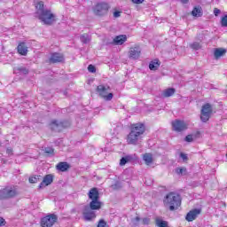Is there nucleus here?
<instances>
[{"mask_svg": "<svg viewBox=\"0 0 227 227\" xmlns=\"http://www.w3.org/2000/svg\"><path fill=\"white\" fill-rule=\"evenodd\" d=\"M35 17L46 26H51V24L56 22V15L52 13L51 9H46L45 4L42 1L35 4Z\"/></svg>", "mask_w": 227, "mask_h": 227, "instance_id": "nucleus-1", "label": "nucleus"}, {"mask_svg": "<svg viewBox=\"0 0 227 227\" xmlns=\"http://www.w3.org/2000/svg\"><path fill=\"white\" fill-rule=\"evenodd\" d=\"M145 130H146L145 124L141 122L132 124L130 132L127 137V143L129 145H137V141L141 139Z\"/></svg>", "mask_w": 227, "mask_h": 227, "instance_id": "nucleus-2", "label": "nucleus"}, {"mask_svg": "<svg viewBox=\"0 0 227 227\" xmlns=\"http://www.w3.org/2000/svg\"><path fill=\"white\" fill-rule=\"evenodd\" d=\"M163 203L166 208L173 212L178 210V207L182 205V199H180V195L177 193L169 192L166 195Z\"/></svg>", "mask_w": 227, "mask_h": 227, "instance_id": "nucleus-3", "label": "nucleus"}, {"mask_svg": "<svg viewBox=\"0 0 227 227\" xmlns=\"http://www.w3.org/2000/svg\"><path fill=\"white\" fill-rule=\"evenodd\" d=\"M19 196V189L17 186H6L0 190V200H12Z\"/></svg>", "mask_w": 227, "mask_h": 227, "instance_id": "nucleus-4", "label": "nucleus"}, {"mask_svg": "<svg viewBox=\"0 0 227 227\" xmlns=\"http://www.w3.org/2000/svg\"><path fill=\"white\" fill-rule=\"evenodd\" d=\"M67 127H70V123L67 121H61L58 120H52L50 123V129L55 132H61L63 129H67Z\"/></svg>", "mask_w": 227, "mask_h": 227, "instance_id": "nucleus-5", "label": "nucleus"}, {"mask_svg": "<svg viewBox=\"0 0 227 227\" xmlns=\"http://www.w3.org/2000/svg\"><path fill=\"white\" fill-rule=\"evenodd\" d=\"M97 91L99 93L100 97L105 98L107 102L113 100V97H114L113 93H109V91H111V88L109 86L98 85Z\"/></svg>", "mask_w": 227, "mask_h": 227, "instance_id": "nucleus-6", "label": "nucleus"}, {"mask_svg": "<svg viewBox=\"0 0 227 227\" xmlns=\"http://www.w3.org/2000/svg\"><path fill=\"white\" fill-rule=\"evenodd\" d=\"M210 114H212V106L208 103L202 106V109L200 111V120L203 123H207L208 120H210Z\"/></svg>", "mask_w": 227, "mask_h": 227, "instance_id": "nucleus-7", "label": "nucleus"}, {"mask_svg": "<svg viewBox=\"0 0 227 227\" xmlns=\"http://www.w3.org/2000/svg\"><path fill=\"white\" fill-rule=\"evenodd\" d=\"M58 221V215L54 214H50L41 220V226L42 227H51L54 226V223Z\"/></svg>", "mask_w": 227, "mask_h": 227, "instance_id": "nucleus-8", "label": "nucleus"}, {"mask_svg": "<svg viewBox=\"0 0 227 227\" xmlns=\"http://www.w3.org/2000/svg\"><path fill=\"white\" fill-rule=\"evenodd\" d=\"M109 12V4L106 2L98 3L94 8V13L98 16L106 15Z\"/></svg>", "mask_w": 227, "mask_h": 227, "instance_id": "nucleus-9", "label": "nucleus"}, {"mask_svg": "<svg viewBox=\"0 0 227 227\" xmlns=\"http://www.w3.org/2000/svg\"><path fill=\"white\" fill-rule=\"evenodd\" d=\"M82 215L85 221H91V219H95V217H97L95 209L91 208L90 206H85L83 207Z\"/></svg>", "mask_w": 227, "mask_h": 227, "instance_id": "nucleus-10", "label": "nucleus"}, {"mask_svg": "<svg viewBox=\"0 0 227 227\" xmlns=\"http://www.w3.org/2000/svg\"><path fill=\"white\" fill-rule=\"evenodd\" d=\"M172 127L176 132H182V130H185V129H187L185 122L180 120L172 121Z\"/></svg>", "mask_w": 227, "mask_h": 227, "instance_id": "nucleus-11", "label": "nucleus"}, {"mask_svg": "<svg viewBox=\"0 0 227 227\" xmlns=\"http://www.w3.org/2000/svg\"><path fill=\"white\" fill-rule=\"evenodd\" d=\"M200 214H201V209H192L187 213L185 219L186 221H188V223H192V221H194L198 217V215H200Z\"/></svg>", "mask_w": 227, "mask_h": 227, "instance_id": "nucleus-12", "label": "nucleus"}, {"mask_svg": "<svg viewBox=\"0 0 227 227\" xmlns=\"http://www.w3.org/2000/svg\"><path fill=\"white\" fill-rule=\"evenodd\" d=\"M129 53L130 59H139V57L141 56V48L139 46L131 47Z\"/></svg>", "mask_w": 227, "mask_h": 227, "instance_id": "nucleus-13", "label": "nucleus"}, {"mask_svg": "<svg viewBox=\"0 0 227 227\" xmlns=\"http://www.w3.org/2000/svg\"><path fill=\"white\" fill-rule=\"evenodd\" d=\"M65 60V57L61 53H52L50 58V63H62Z\"/></svg>", "mask_w": 227, "mask_h": 227, "instance_id": "nucleus-14", "label": "nucleus"}, {"mask_svg": "<svg viewBox=\"0 0 227 227\" xmlns=\"http://www.w3.org/2000/svg\"><path fill=\"white\" fill-rule=\"evenodd\" d=\"M53 180H54V177L52 176V175L51 174L46 175L43 177V182L39 184V189H43V187H47V185H51Z\"/></svg>", "mask_w": 227, "mask_h": 227, "instance_id": "nucleus-15", "label": "nucleus"}, {"mask_svg": "<svg viewBox=\"0 0 227 227\" xmlns=\"http://www.w3.org/2000/svg\"><path fill=\"white\" fill-rule=\"evenodd\" d=\"M88 196L89 200H91V201L100 200V193L97 188H91L88 193Z\"/></svg>", "mask_w": 227, "mask_h": 227, "instance_id": "nucleus-16", "label": "nucleus"}, {"mask_svg": "<svg viewBox=\"0 0 227 227\" xmlns=\"http://www.w3.org/2000/svg\"><path fill=\"white\" fill-rule=\"evenodd\" d=\"M56 168L59 171H62L64 173L65 171H68V169H70V164L66 161H61L56 166Z\"/></svg>", "mask_w": 227, "mask_h": 227, "instance_id": "nucleus-17", "label": "nucleus"}, {"mask_svg": "<svg viewBox=\"0 0 227 227\" xmlns=\"http://www.w3.org/2000/svg\"><path fill=\"white\" fill-rule=\"evenodd\" d=\"M89 207L94 210H100L102 208V203L100 200H91Z\"/></svg>", "mask_w": 227, "mask_h": 227, "instance_id": "nucleus-18", "label": "nucleus"}, {"mask_svg": "<svg viewBox=\"0 0 227 227\" xmlns=\"http://www.w3.org/2000/svg\"><path fill=\"white\" fill-rule=\"evenodd\" d=\"M114 42L115 45H123V43L127 42V35H118L114 39Z\"/></svg>", "mask_w": 227, "mask_h": 227, "instance_id": "nucleus-19", "label": "nucleus"}, {"mask_svg": "<svg viewBox=\"0 0 227 227\" xmlns=\"http://www.w3.org/2000/svg\"><path fill=\"white\" fill-rule=\"evenodd\" d=\"M18 52L21 54V56H26L27 54V46H26V43H20L18 45Z\"/></svg>", "mask_w": 227, "mask_h": 227, "instance_id": "nucleus-20", "label": "nucleus"}, {"mask_svg": "<svg viewBox=\"0 0 227 227\" xmlns=\"http://www.w3.org/2000/svg\"><path fill=\"white\" fill-rule=\"evenodd\" d=\"M226 54V50L223 48H216L214 52V56L215 59H219V58L224 56Z\"/></svg>", "mask_w": 227, "mask_h": 227, "instance_id": "nucleus-21", "label": "nucleus"}, {"mask_svg": "<svg viewBox=\"0 0 227 227\" xmlns=\"http://www.w3.org/2000/svg\"><path fill=\"white\" fill-rule=\"evenodd\" d=\"M175 91H176L175 89L168 88L163 90L162 97H165L166 98H168V97H173V95H175Z\"/></svg>", "mask_w": 227, "mask_h": 227, "instance_id": "nucleus-22", "label": "nucleus"}, {"mask_svg": "<svg viewBox=\"0 0 227 227\" xmlns=\"http://www.w3.org/2000/svg\"><path fill=\"white\" fill-rule=\"evenodd\" d=\"M160 67V62H159V59H154L149 64L150 70H157Z\"/></svg>", "mask_w": 227, "mask_h": 227, "instance_id": "nucleus-23", "label": "nucleus"}, {"mask_svg": "<svg viewBox=\"0 0 227 227\" xmlns=\"http://www.w3.org/2000/svg\"><path fill=\"white\" fill-rule=\"evenodd\" d=\"M144 160L147 166H150L153 162V156L151 153L144 154Z\"/></svg>", "mask_w": 227, "mask_h": 227, "instance_id": "nucleus-24", "label": "nucleus"}, {"mask_svg": "<svg viewBox=\"0 0 227 227\" xmlns=\"http://www.w3.org/2000/svg\"><path fill=\"white\" fill-rule=\"evenodd\" d=\"M130 160H132V156L122 157L120 161V166H125V164L130 162Z\"/></svg>", "mask_w": 227, "mask_h": 227, "instance_id": "nucleus-25", "label": "nucleus"}, {"mask_svg": "<svg viewBox=\"0 0 227 227\" xmlns=\"http://www.w3.org/2000/svg\"><path fill=\"white\" fill-rule=\"evenodd\" d=\"M14 72H20V74H24L25 75L28 74L27 68L24 67H15Z\"/></svg>", "mask_w": 227, "mask_h": 227, "instance_id": "nucleus-26", "label": "nucleus"}, {"mask_svg": "<svg viewBox=\"0 0 227 227\" xmlns=\"http://www.w3.org/2000/svg\"><path fill=\"white\" fill-rule=\"evenodd\" d=\"M81 42H82V43H90V35L88 34H83L82 35H81L80 37Z\"/></svg>", "mask_w": 227, "mask_h": 227, "instance_id": "nucleus-27", "label": "nucleus"}, {"mask_svg": "<svg viewBox=\"0 0 227 227\" xmlns=\"http://www.w3.org/2000/svg\"><path fill=\"white\" fill-rule=\"evenodd\" d=\"M192 15L193 17H201V9L195 7L192 12Z\"/></svg>", "mask_w": 227, "mask_h": 227, "instance_id": "nucleus-28", "label": "nucleus"}, {"mask_svg": "<svg viewBox=\"0 0 227 227\" xmlns=\"http://www.w3.org/2000/svg\"><path fill=\"white\" fill-rule=\"evenodd\" d=\"M156 226L158 227H168V222L156 219Z\"/></svg>", "mask_w": 227, "mask_h": 227, "instance_id": "nucleus-29", "label": "nucleus"}, {"mask_svg": "<svg viewBox=\"0 0 227 227\" xmlns=\"http://www.w3.org/2000/svg\"><path fill=\"white\" fill-rule=\"evenodd\" d=\"M191 49H193L194 51H200L201 49V45L198 42H194L190 44Z\"/></svg>", "mask_w": 227, "mask_h": 227, "instance_id": "nucleus-30", "label": "nucleus"}, {"mask_svg": "<svg viewBox=\"0 0 227 227\" xmlns=\"http://www.w3.org/2000/svg\"><path fill=\"white\" fill-rule=\"evenodd\" d=\"M177 175H187V168H178L176 169Z\"/></svg>", "mask_w": 227, "mask_h": 227, "instance_id": "nucleus-31", "label": "nucleus"}, {"mask_svg": "<svg viewBox=\"0 0 227 227\" xmlns=\"http://www.w3.org/2000/svg\"><path fill=\"white\" fill-rule=\"evenodd\" d=\"M44 153H46V155H54V148L52 147L44 148Z\"/></svg>", "mask_w": 227, "mask_h": 227, "instance_id": "nucleus-32", "label": "nucleus"}, {"mask_svg": "<svg viewBox=\"0 0 227 227\" xmlns=\"http://www.w3.org/2000/svg\"><path fill=\"white\" fill-rule=\"evenodd\" d=\"M222 27H227V14L224 15L221 20Z\"/></svg>", "mask_w": 227, "mask_h": 227, "instance_id": "nucleus-33", "label": "nucleus"}, {"mask_svg": "<svg viewBox=\"0 0 227 227\" xmlns=\"http://www.w3.org/2000/svg\"><path fill=\"white\" fill-rule=\"evenodd\" d=\"M140 221H141V218L139 216H137L131 220V223L133 224V226H137Z\"/></svg>", "mask_w": 227, "mask_h": 227, "instance_id": "nucleus-34", "label": "nucleus"}, {"mask_svg": "<svg viewBox=\"0 0 227 227\" xmlns=\"http://www.w3.org/2000/svg\"><path fill=\"white\" fill-rule=\"evenodd\" d=\"M28 182H30V184H36L38 182V176L29 177Z\"/></svg>", "mask_w": 227, "mask_h": 227, "instance_id": "nucleus-35", "label": "nucleus"}, {"mask_svg": "<svg viewBox=\"0 0 227 227\" xmlns=\"http://www.w3.org/2000/svg\"><path fill=\"white\" fill-rule=\"evenodd\" d=\"M112 189H114V191L121 189V183L116 182L114 184L112 185Z\"/></svg>", "mask_w": 227, "mask_h": 227, "instance_id": "nucleus-36", "label": "nucleus"}, {"mask_svg": "<svg viewBox=\"0 0 227 227\" xmlns=\"http://www.w3.org/2000/svg\"><path fill=\"white\" fill-rule=\"evenodd\" d=\"M179 157H180V159H182L184 162H186V160H189V157L187 156L186 153H180Z\"/></svg>", "mask_w": 227, "mask_h": 227, "instance_id": "nucleus-37", "label": "nucleus"}, {"mask_svg": "<svg viewBox=\"0 0 227 227\" xmlns=\"http://www.w3.org/2000/svg\"><path fill=\"white\" fill-rule=\"evenodd\" d=\"M88 70L90 72V74H95V72H97V68H95V66L93 65H89Z\"/></svg>", "mask_w": 227, "mask_h": 227, "instance_id": "nucleus-38", "label": "nucleus"}, {"mask_svg": "<svg viewBox=\"0 0 227 227\" xmlns=\"http://www.w3.org/2000/svg\"><path fill=\"white\" fill-rule=\"evenodd\" d=\"M184 141H186V143H192V141H194L192 135H187L184 138Z\"/></svg>", "mask_w": 227, "mask_h": 227, "instance_id": "nucleus-39", "label": "nucleus"}, {"mask_svg": "<svg viewBox=\"0 0 227 227\" xmlns=\"http://www.w3.org/2000/svg\"><path fill=\"white\" fill-rule=\"evenodd\" d=\"M106 226H107V223H106V221L100 220L98 222V227H106Z\"/></svg>", "mask_w": 227, "mask_h": 227, "instance_id": "nucleus-40", "label": "nucleus"}, {"mask_svg": "<svg viewBox=\"0 0 227 227\" xmlns=\"http://www.w3.org/2000/svg\"><path fill=\"white\" fill-rule=\"evenodd\" d=\"M131 2L134 4H143V3H145V0H131Z\"/></svg>", "mask_w": 227, "mask_h": 227, "instance_id": "nucleus-41", "label": "nucleus"}, {"mask_svg": "<svg viewBox=\"0 0 227 227\" xmlns=\"http://www.w3.org/2000/svg\"><path fill=\"white\" fill-rule=\"evenodd\" d=\"M120 15H121V12L116 11V12H114V17L115 19H118V17H120Z\"/></svg>", "mask_w": 227, "mask_h": 227, "instance_id": "nucleus-42", "label": "nucleus"}, {"mask_svg": "<svg viewBox=\"0 0 227 227\" xmlns=\"http://www.w3.org/2000/svg\"><path fill=\"white\" fill-rule=\"evenodd\" d=\"M142 223L143 224H150V218H144Z\"/></svg>", "mask_w": 227, "mask_h": 227, "instance_id": "nucleus-43", "label": "nucleus"}, {"mask_svg": "<svg viewBox=\"0 0 227 227\" xmlns=\"http://www.w3.org/2000/svg\"><path fill=\"white\" fill-rule=\"evenodd\" d=\"M219 13H221V10L215 8V9L214 10V14H215V16L217 17V15H219Z\"/></svg>", "mask_w": 227, "mask_h": 227, "instance_id": "nucleus-44", "label": "nucleus"}, {"mask_svg": "<svg viewBox=\"0 0 227 227\" xmlns=\"http://www.w3.org/2000/svg\"><path fill=\"white\" fill-rule=\"evenodd\" d=\"M6 153H7L8 155H12V154H13V150H12V148H7Z\"/></svg>", "mask_w": 227, "mask_h": 227, "instance_id": "nucleus-45", "label": "nucleus"}, {"mask_svg": "<svg viewBox=\"0 0 227 227\" xmlns=\"http://www.w3.org/2000/svg\"><path fill=\"white\" fill-rule=\"evenodd\" d=\"M4 223H6L4 219L0 218V226H4Z\"/></svg>", "mask_w": 227, "mask_h": 227, "instance_id": "nucleus-46", "label": "nucleus"}, {"mask_svg": "<svg viewBox=\"0 0 227 227\" xmlns=\"http://www.w3.org/2000/svg\"><path fill=\"white\" fill-rule=\"evenodd\" d=\"M181 3H183V4H187V3H189V0H180Z\"/></svg>", "mask_w": 227, "mask_h": 227, "instance_id": "nucleus-47", "label": "nucleus"}]
</instances>
